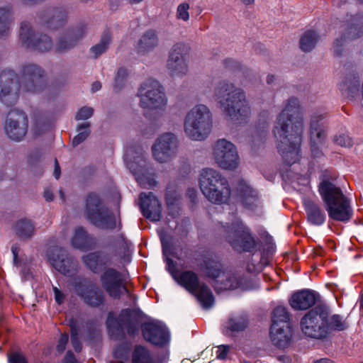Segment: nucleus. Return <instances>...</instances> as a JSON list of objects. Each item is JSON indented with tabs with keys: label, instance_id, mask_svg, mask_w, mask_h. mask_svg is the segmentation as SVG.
Listing matches in <instances>:
<instances>
[{
	"label": "nucleus",
	"instance_id": "obj_1",
	"mask_svg": "<svg viewBox=\"0 0 363 363\" xmlns=\"http://www.w3.org/2000/svg\"><path fill=\"white\" fill-rule=\"evenodd\" d=\"M303 118L297 98L291 97L277 116L273 134L278 140L277 148L286 164L291 165L301 157V143L303 133Z\"/></svg>",
	"mask_w": 363,
	"mask_h": 363
},
{
	"label": "nucleus",
	"instance_id": "obj_2",
	"mask_svg": "<svg viewBox=\"0 0 363 363\" xmlns=\"http://www.w3.org/2000/svg\"><path fill=\"white\" fill-rule=\"evenodd\" d=\"M21 79L12 69H4L0 74V101L9 106L15 104L19 92L39 94L46 86L44 70L35 64H26L20 69Z\"/></svg>",
	"mask_w": 363,
	"mask_h": 363
},
{
	"label": "nucleus",
	"instance_id": "obj_3",
	"mask_svg": "<svg viewBox=\"0 0 363 363\" xmlns=\"http://www.w3.org/2000/svg\"><path fill=\"white\" fill-rule=\"evenodd\" d=\"M117 257L116 250L96 251L82 257L85 266L92 272L100 275V283L103 290L112 298L120 299L124 294L134 303L136 296L131 294L127 288L122 273L115 268L108 267L115 264Z\"/></svg>",
	"mask_w": 363,
	"mask_h": 363
},
{
	"label": "nucleus",
	"instance_id": "obj_4",
	"mask_svg": "<svg viewBox=\"0 0 363 363\" xmlns=\"http://www.w3.org/2000/svg\"><path fill=\"white\" fill-rule=\"evenodd\" d=\"M214 98L225 116L236 123H245L252 113L245 91L233 84L219 82L214 91Z\"/></svg>",
	"mask_w": 363,
	"mask_h": 363
},
{
	"label": "nucleus",
	"instance_id": "obj_5",
	"mask_svg": "<svg viewBox=\"0 0 363 363\" xmlns=\"http://www.w3.org/2000/svg\"><path fill=\"white\" fill-rule=\"evenodd\" d=\"M318 191L330 218L340 222H347L351 219L353 211L350 200L339 186L325 178L320 183Z\"/></svg>",
	"mask_w": 363,
	"mask_h": 363
},
{
	"label": "nucleus",
	"instance_id": "obj_6",
	"mask_svg": "<svg viewBox=\"0 0 363 363\" xmlns=\"http://www.w3.org/2000/svg\"><path fill=\"white\" fill-rule=\"evenodd\" d=\"M213 128V114L205 104L193 106L186 113L184 121L186 135L194 141L205 140Z\"/></svg>",
	"mask_w": 363,
	"mask_h": 363
},
{
	"label": "nucleus",
	"instance_id": "obj_7",
	"mask_svg": "<svg viewBox=\"0 0 363 363\" xmlns=\"http://www.w3.org/2000/svg\"><path fill=\"white\" fill-rule=\"evenodd\" d=\"M223 238L238 252L254 253L257 251V240L251 230L241 220L236 219L230 225H223Z\"/></svg>",
	"mask_w": 363,
	"mask_h": 363
},
{
	"label": "nucleus",
	"instance_id": "obj_8",
	"mask_svg": "<svg viewBox=\"0 0 363 363\" xmlns=\"http://www.w3.org/2000/svg\"><path fill=\"white\" fill-rule=\"evenodd\" d=\"M85 216L99 228L113 230L117 228V220L113 213L102 203L96 194L91 193L86 198Z\"/></svg>",
	"mask_w": 363,
	"mask_h": 363
},
{
	"label": "nucleus",
	"instance_id": "obj_9",
	"mask_svg": "<svg viewBox=\"0 0 363 363\" xmlns=\"http://www.w3.org/2000/svg\"><path fill=\"white\" fill-rule=\"evenodd\" d=\"M175 281L193 294L203 308L208 309L213 305L214 296L211 290L206 284L199 281L194 271L181 272Z\"/></svg>",
	"mask_w": 363,
	"mask_h": 363
},
{
	"label": "nucleus",
	"instance_id": "obj_10",
	"mask_svg": "<svg viewBox=\"0 0 363 363\" xmlns=\"http://www.w3.org/2000/svg\"><path fill=\"white\" fill-rule=\"evenodd\" d=\"M140 106L143 109L164 111L167 103L165 94L159 82L149 79L143 82L138 91Z\"/></svg>",
	"mask_w": 363,
	"mask_h": 363
},
{
	"label": "nucleus",
	"instance_id": "obj_11",
	"mask_svg": "<svg viewBox=\"0 0 363 363\" xmlns=\"http://www.w3.org/2000/svg\"><path fill=\"white\" fill-rule=\"evenodd\" d=\"M72 286L74 293L86 305L93 308H100L105 305L106 299L104 292L90 279L74 278Z\"/></svg>",
	"mask_w": 363,
	"mask_h": 363
},
{
	"label": "nucleus",
	"instance_id": "obj_12",
	"mask_svg": "<svg viewBox=\"0 0 363 363\" xmlns=\"http://www.w3.org/2000/svg\"><path fill=\"white\" fill-rule=\"evenodd\" d=\"M327 113L323 111H316L311 116V147L312 154L315 157L321 155V148L327 136Z\"/></svg>",
	"mask_w": 363,
	"mask_h": 363
},
{
	"label": "nucleus",
	"instance_id": "obj_13",
	"mask_svg": "<svg viewBox=\"0 0 363 363\" xmlns=\"http://www.w3.org/2000/svg\"><path fill=\"white\" fill-rule=\"evenodd\" d=\"M189 52V46L184 43H177L172 45L167 61V68L171 75L183 77L187 74Z\"/></svg>",
	"mask_w": 363,
	"mask_h": 363
},
{
	"label": "nucleus",
	"instance_id": "obj_14",
	"mask_svg": "<svg viewBox=\"0 0 363 363\" xmlns=\"http://www.w3.org/2000/svg\"><path fill=\"white\" fill-rule=\"evenodd\" d=\"M213 155L222 169L233 170L239 165V156L234 144L225 139H219L213 145Z\"/></svg>",
	"mask_w": 363,
	"mask_h": 363
},
{
	"label": "nucleus",
	"instance_id": "obj_15",
	"mask_svg": "<svg viewBox=\"0 0 363 363\" xmlns=\"http://www.w3.org/2000/svg\"><path fill=\"white\" fill-rule=\"evenodd\" d=\"M19 40L22 46L40 52L49 51L54 47L49 36L36 34L28 21H23L21 23Z\"/></svg>",
	"mask_w": 363,
	"mask_h": 363
},
{
	"label": "nucleus",
	"instance_id": "obj_16",
	"mask_svg": "<svg viewBox=\"0 0 363 363\" xmlns=\"http://www.w3.org/2000/svg\"><path fill=\"white\" fill-rule=\"evenodd\" d=\"M47 257L50 264L64 275L72 277L78 271V262L67 251L59 246L48 249Z\"/></svg>",
	"mask_w": 363,
	"mask_h": 363
},
{
	"label": "nucleus",
	"instance_id": "obj_17",
	"mask_svg": "<svg viewBox=\"0 0 363 363\" xmlns=\"http://www.w3.org/2000/svg\"><path fill=\"white\" fill-rule=\"evenodd\" d=\"M179 142L175 135L165 133L160 135L152 147L154 159L160 162H168L174 159L178 152Z\"/></svg>",
	"mask_w": 363,
	"mask_h": 363
},
{
	"label": "nucleus",
	"instance_id": "obj_18",
	"mask_svg": "<svg viewBox=\"0 0 363 363\" xmlns=\"http://www.w3.org/2000/svg\"><path fill=\"white\" fill-rule=\"evenodd\" d=\"M141 331L147 342L160 346V354H169L167 345L170 342L171 336L169 330L165 325L149 321L141 325Z\"/></svg>",
	"mask_w": 363,
	"mask_h": 363
},
{
	"label": "nucleus",
	"instance_id": "obj_19",
	"mask_svg": "<svg viewBox=\"0 0 363 363\" xmlns=\"http://www.w3.org/2000/svg\"><path fill=\"white\" fill-rule=\"evenodd\" d=\"M28 117L25 112L19 110L11 111L5 123V132L12 140L20 141L28 131Z\"/></svg>",
	"mask_w": 363,
	"mask_h": 363
},
{
	"label": "nucleus",
	"instance_id": "obj_20",
	"mask_svg": "<svg viewBox=\"0 0 363 363\" xmlns=\"http://www.w3.org/2000/svg\"><path fill=\"white\" fill-rule=\"evenodd\" d=\"M294 328L290 319H273L269 328L272 343L280 349L287 347L293 337Z\"/></svg>",
	"mask_w": 363,
	"mask_h": 363
},
{
	"label": "nucleus",
	"instance_id": "obj_21",
	"mask_svg": "<svg viewBox=\"0 0 363 363\" xmlns=\"http://www.w3.org/2000/svg\"><path fill=\"white\" fill-rule=\"evenodd\" d=\"M86 33V26L84 23H79L75 27L67 30L61 33L53 47L57 53H64L74 48Z\"/></svg>",
	"mask_w": 363,
	"mask_h": 363
},
{
	"label": "nucleus",
	"instance_id": "obj_22",
	"mask_svg": "<svg viewBox=\"0 0 363 363\" xmlns=\"http://www.w3.org/2000/svg\"><path fill=\"white\" fill-rule=\"evenodd\" d=\"M320 298V294L312 289L294 291L289 298V306L294 311H306L313 306Z\"/></svg>",
	"mask_w": 363,
	"mask_h": 363
},
{
	"label": "nucleus",
	"instance_id": "obj_23",
	"mask_svg": "<svg viewBox=\"0 0 363 363\" xmlns=\"http://www.w3.org/2000/svg\"><path fill=\"white\" fill-rule=\"evenodd\" d=\"M236 191L240 201L246 208L253 211L261 206L257 191L252 188L247 181L239 180Z\"/></svg>",
	"mask_w": 363,
	"mask_h": 363
},
{
	"label": "nucleus",
	"instance_id": "obj_24",
	"mask_svg": "<svg viewBox=\"0 0 363 363\" xmlns=\"http://www.w3.org/2000/svg\"><path fill=\"white\" fill-rule=\"evenodd\" d=\"M228 181L218 170L213 168L203 169L199 175V186L202 193L206 192L210 189H217L223 187V185L227 186Z\"/></svg>",
	"mask_w": 363,
	"mask_h": 363
},
{
	"label": "nucleus",
	"instance_id": "obj_25",
	"mask_svg": "<svg viewBox=\"0 0 363 363\" xmlns=\"http://www.w3.org/2000/svg\"><path fill=\"white\" fill-rule=\"evenodd\" d=\"M302 332L311 338L323 339L329 331L328 319H301Z\"/></svg>",
	"mask_w": 363,
	"mask_h": 363
},
{
	"label": "nucleus",
	"instance_id": "obj_26",
	"mask_svg": "<svg viewBox=\"0 0 363 363\" xmlns=\"http://www.w3.org/2000/svg\"><path fill=\"white\" fill-rule=\"evenodd\" d=\"M140 208L143 216L152 220L158 221L161 218V203L152 192H143L140 194Z\"/></svg>",
	"mask_w": 363,
	"mask_h": 363
},
{
	"label": "nucleus",
	"instance_id": "obj_27",
	"mask_svg": "<svg viewBox=\"0 0 363 363\" xmlns=\"http://www.w3.org/2000/svg\"><path fill=\"white\" fill-rule=\"evenodd\" d=\"M106 326L111 336H118L126 332L134 335L139 331L138 319H106Z\"/></svg>",
	"mask_w": 363,
	"mask_h": 363
},
{
	"label": "nucleus",
	"instance_id": "obj_28",
	"mask_svg": "<svg viewBox=\"0 0 363 363\" xmlns=\"http://www.w3.org/2000/svg\"><path fill=\"white\" fill-rule=\"evenodd\" d=\"M71 244L74 248L88 251L94 247L95 240L83 227H77L74 230Z\"/></svg>",
	"mask_w": 363,
	"mask_h": 363
},
{
	"label": "nucleus",
	"instance_id": "obj_29",
	"mask_svg": "<svg viewBox=\"0 0 363 363\" xmlns=\"http://www.w3.org/2000/svg\"><path fill=\"white\" fill-rule=\"evenodd\" d=\"M304 208L307 216V220L313 225H322L325 220L326 215L321 206L311 200L304 201Z\"/></svg>",
	"mask_w": 363,
	"mask_h": 363
},
{
	"label": "nucleus",
	"instance_id": "obj_30",
	"mask_svg": "<svg viewBox=\"0 0 363 363\" xmlns=\"http://www.w3.org/2000/svg\"><path fill=\"white\" fill-rule=\"evenodd\" d=\"M42 21L50 29H57L64 26L67 20V13L61 8L47 11L41 17Z\"/></svg>",
	"mask_w": 363,
	"mask_h": 363
},
{
	"label": "nucleus",
	"instance_id": "obj_31",
	"mask_svg": "<svg viewBox=\"0 0 363 363\" xmlns=\"http://www.w3.org/2000/svg\"><path fill=\"white\" fill-rule=\"evenodd\" d=\"M360 77L352 74L347 76L340 84L339 89L342 94L346 97L354 99L359 94Z\"/></svg>",
	"mask_w": 363,
	"mask_h": 363
},
{
	"label": "nucleus",
	"instance_id": "obj_32",
	"mask_svg": "<svg viewBox=\"0 0 363 363\" xmlns=\"http://www.w3.org/2000/svg\"><path fill=\"white\" fill-rule=\"evenodd\" d=\"M202 194L212 203L222 204L229 201L231 195V189L228 182L227 183V186L223 185L222 189H210V190H206V192Z\"/></svg>",
	"mask_w": 363,
	"mask_h": 363
},
{
	"label": "nucleus",
	"instance_id": "obj_33",
	"mask_svg": "<svg viewBox=\"0 0 363 363\" xmlns=\"http://www.w3.org/2000/svg\"><path fill=\"white\" fill-rule=\"evenodd\" d=\"M132 150L127 151L125 155V162L127 167L138 179L140 174L143 173L145 160L142 152H140V155L134 157V160H132Z\"/></svg>",
	"mask_w": 363,
	"mask_h": 363
},
{
	"label": "nucleus",
	"instance_id": "obj_34",
	"mask_svg": "<svg viewBox=\"0 0 363 363\" xmlns=\"http://www.w3.org/2000/svg\"><path fill=\"white\" fill-rule=\"evenodd\" d=\"M240 284V278L232 272H223L216 280L215 288L218 290H230L238 288Z\"/></svg>",
	"mask_w": 363,
	"mask_h": 363
},
{
	"label": "nucleus",
	"instance_id": "obj_35",
	"mask_svg": "<svg viewBox=\"0 0 363 363\" xmlns=\"http://www.w3.org/2000/svg\"><path fill=\"white\" fill-rule=\"evenodd\" d=\"M248 326L247 319H228L223 324V333L228 336H236Z\"/></svg>",
	"mask_w": 363,
	"mask_h": 363
},
{
	"label": "nucleus",
	"instance_id": "obj_36",
	"mask_svg": "<svg viewBox=\"0 0 363 363\" xmlns=\"http://www.w3.org/2000/svg\"><path fill=\"white\" fill-rule=\"evenodd\" d=\"M13 13L9 6L0 8V38H4L9 36L11 31V26L13 23Z\"/></svg>",
	"mask_w": 363,
	"mask_h": 363
},
{
	"label": "nucleus",
	"instance_id": "obj_37",
	"mask_svg": "<svg viewBox=\"0 0 363 363\" xmlns=\"http://www.w3.org/2000/svg\"><path fill=\"white\" fill-rule=\"evenodd\" d=\"M314 306H315L308 314L305 315L303 318H329L330 316H331V318H340L338 315H332L330 308L325 302L321 301L320 298Z\"/></svg>",
	"mask_w": 363,
	"mask_h": 363
},
{
	"label": "nucleus",
	"instance_id": "obj_38",
	"mask_svg": "<svg viewBox=\"0 0 363 363\" xmlns=\"http://www.w3.org/2000/svg\"><path fill=\"white\" fill-rule=\"evenodd\" d=\"M158 44L157 33L153 30L145 32L138 42L140 52H148L154 49Z\"/></svg>",
	"mask_w": 363,
	"mask_h": 363
},
{
	"label": "nucleus",
	"instance_id": "obj_39",
	"mask_svg": "<svg viewBox=\"0 0 363 363\" xmlns=\"http://www.w3.org/2000/svg\"><path fill=\"white\" fill-rule=\"evenodd\" d=\"M132 363H156L152 354L146 347L142 345H136L132 352Z\"/></svg>",
	"mask_w": 363,
	"mask_h": 363
},
{
	"label": "nucleus",
	"instance_id": "obj_40",
	"mask_svg": "<svg viewBox=\"0 0 363 363\" xmlns=\"http://www.w3.org/2000/svg\"><path fill=\"white\" fill-rule=\"evenodd\" d=\"M34 230L33 223L26 218L20 219L14 226L16 234L22 239L30 238L33 235Z\"/></svg>",
	"mask_w": 363,
	"mask_h": 363
},
{
	"label": "nucleus",
	"instance_id": "obj_41",
	"mask_svg": "<svg viewBox=\"0 0 363 363\" xmlns=\"http://www.w3.org/2000/svg\"><path fill=\"white\" fill-rule=\"evenodd\" d=\"M201 269L208 277L216 279V280L218 279L223 273L221 272L220 263L210 258H207L204 260Z\"/></svg>",
	"mask_w": 363,
	"mask_h": 363
},
{
	"label": "nucleus",
	"instance_id": "obj_42",
	"mask_svg": "<svg viewBox=\"0 0 363 363\" xmlns=\"http://www.w3.org/2000/svg\"><path fill=\"white\" fill-rule=\"evenodd\" d=\"M318 40V35L314 30L306 31L300 39V48L305 52H311L315 46Z\"/></svg>",
	"mask_w": 363,
	"mask_h": 363
},
{
	"label": "nucleus",
	"instance_id": "obj_43",
	"mask_svg": "<svg viewBox=\"0 0 363 363\" xmlns=\"http://www.w3.org/2000/svg\"><path fill=\"white\" fill-rule=\"evenodd\" d=\"M111 42V37L109 31H104L101 35L100 41L96 45L91 48L90 51L94 57H98L102 53L105 52Z\"/></svg>",
	"mask_w": 363,
	"mask_h": 363
},
{
	"label": "nucleus",
	"instance_id": "obj_44",
	"mask_svg": "<svg viewBox=\"0 0 363 363\" xmlns=\"http://www.w3.org/2000/svg\"><path fill=\"white\" fill-rule=\"evenodd\" d=\"M90 123L89 122L83 123L77 126L79 133L73 138L72 145L77 146L84 141L90 134Z\"/></svg>",
	"mask_w": 363,
	"mask_h": 363
},
{
	"label": "nucleus",
	"instance_id": "obj_45",
	"mask_svg": "<svg viewBox=\"0 0 363 363\" xmlns=\"http://www.w3.org/2000/svg\"><path fill=\"white\" fill-rule=\"evenodd\" d=\"M128 73L124 67H120L118 69L114 79L113 89L116 91H120L125 84Z\"/></svg>",
	"mask_w": 363,
	"mask_h": 363
},
{
	"label": "nucleus",
	"instance_id": "obj_46",
	"mask_svg": "<svg viewBox=\"0 0 363 363\" xmlns=\"http://www.w3.org/2000/svg\"><path fill=\"white\" fill-rule=\"evenodd\" d=\"M119 318H145L143 312L136 306L121 311Z\"/></svg>",
	"mask_w": 363,
	"mask_h": 363
},
{
	"label": "nucleus",
	"instance_id": "obj_47",
	"mask_svg": "<svg viewBox=\"0 0 363 363\" xmlns=\"http://www.w3.org/2000/svg\"><path fill=\"white\" fill-rule=\"evenodd\" d=\"M77 319H70L69 325L71 327V342L74 350L79 352L81 351L82 345L79 340L77 330L74 328Z\"/></svg>",
	"mask_w": 363,
	"mask_h": 363
},
{
	"label": "nucleus",
	"instance_id": "obj_48",
	"mask_svg": "<svg viewBox=\"0 0 363 363\" xmlns=\"http://www.w3.org/2000/svg\"><path fill=\"white\" fill-rule=\"evenodd\" d=\"M189 4L186 2L180 4L177 9V18L184 21H187L189 19Z\"/></svg>",
	"mask_w": 363,
	"mask_h": 363
},
{
	"label": "nucleus",
	"instance_id": "obj_49",
	"mask_svg": "<svg viewBox=\"0 0 363 363\" xmlns=\"http://www.w3.org/2000/svg\"><path fill=\"white\" fill-rule=\"evenodd\" d=\"M94 108L89 106L81 108L76 114L75 118L77 121L86 120L92 116Z\"/></svg>",
	"mask_w": 363,
	"mask_h": 363
},
{
	"label": "nucleus",
	"instance_id": "obj_50",
	"mask_svg": "<svg viewBox=\"0 0 363 363\" xmlns=\"http://www.w3.org/2000/svg\"><path fill=\"white\" fill-rule=\"evenodd\" d=\"M329 329L341 331L345 330L347 325L345 319H328Z\"/></svg>",
	"mask_w": 363,
	"mask_h": 363
},
{
	"label": "nucleus",
	"instance_id": "obj_51",
	"mask_svg": "<svg viewBox=\"0 0 363 363\" xmlns=\"http://www.w3.org/2000/svg\"><path fill=\"white\" fill-rule=\"evenodd\" d=\"M288 308L281 304L277 305L272 311V318H289Z\"/></svg>",
	"mask_w": 363,
	"mask_h": 363
},
{
	"label": "nucleus",
	"instance_id": "obj_52",
	"mask_svg": "<svg viewBox=\"0 0 363 363\" xmlns=\"http://www.w3.org/2000/svg\"><path fill=\"white\" fill-rule=\"evenodd\" d=\"M167 269L172 275V278L176 280L179 276L180 272L178 271L177 264L170 258L166 257Z\"/></svg>",
	"mask_w": 363,
	"mask_h": 363
},
{
	"label": "nucleus",
	"instance_id": "obj_53",
	"mask_svg": "<svg viewBox=\"0 0 363 363\" xmlns=\"http://www.w3.org/2000/svg\"><path fill=\"white\" fill-rule=\"evenodd\" d=\"M216 348V358L218 359L224 360L227 358L228 354L231 349V346L228 345H220L217 346Z\"/></svg>",
	"mask_w": 363,
	"mask_h": 363
},
{
	"label": "nucleus",
	"instance_id": "obj_54",
	"mask_svg": "<svg viewBox=\"0 0 363 363\" xmlns=\"http://www.w3.org/2000/svg\"><path fill=\"white\" fill-rule=\"evenodd\" d=\"M334 142L342 147H350L352 145V140L347 135L340 134L334 138Z\"/></svg>",
	"mask_w": 363,
	"mask_h": 363
},
{
	"label": "nucleus",
	"instance_id": "obj_55",
	"mask_svg": "<svg viewBox=\"0 0 363 363\" xmlns=\"http://www.w3.org/2000/svg\"><path fill=\"white\" fill-rule=\"evenodd\" d=\"M9 363H28L26 357L21 352H15L8 357Z\"/></svg>",
	"mask_w": 363,
	"mask_h": 363
},
{
	"label": "nucleus",
	"instance_id": "obj_56",
	"mask_svg": "<svg viewBox=\"0 0 363 363\" xmlns=\"http://www.w3.org/2000/svg\"><path fill=\"white\" fill-rule=\"evenodd\" d=\"M363 34V26H352L349 29L347 38L350 39H355Z\"/></svg>",
	"mask_w": 363,
	"mask_h": 363
},
{
	"label": "nucleus",
	"instance_id": "obj_57",
	"mask_svg": "<svg viewBox=\"0 0 363 363\" xmlns=\"http://www.w3.org/2000/svg\"><path fill=\"white\" fill-rule=\"evenodd\" d=\"M68 340L69 337L67 334L65 333L61 335L56 347L57 351L58 352L62 353L65 351L66 345L68 342Z\"/></svg>",
	"mask_w": 363,
	"mask_h": 363
},
{
	"label": "nucleus",
	"instance_id": "obj_58",
	"mask_svg": "<svg viewBox=\"0 0 363 363\" xmlns=\"http://www.w3.org/2000/svg\"><path fill=\"white\" fill-rule=\"evenodd\" d=\"M52 289L55 294V300L59 304L61 305L64 303L65 299V295L57 287L52 286Z\"/></svg>",
	"mask_w": 363,
	"mask_h": 363
},
{
	"label": "nucleus",
	"instance_id": "obj_59",
	"mask_svg": "<svg viewBox=\"0 0 363 363\" xmlns=\"http://www.w3.org/2000/svg\"><path fill=\"white\" fill-rule=\"evenodd\" d=\"M62 363H80L76 358L74 353L69 350L67 352L65 357L62 359Z\"/></svg>",
	"mask_w": 363,
	"mask_h": 363
},
{
	"label": "nucleus",
	"instance_id": "obj_60",
	"mask_svg": "<svg viewBox=\"0 0 363 363\" xmlns=\"http://www.w3.org/2000/svg\"><path fill=\"white\" fill-rule=\"evenodd\" d=\"M343 39H337L333 45V52L336 56H340L342 53V49L340 48L342 45Z\"/></svg>",
	"mask_w": 363,
	"mask_h": 363
},
{
	"label": "nucleus",
	"instance_id": "obj_61",
	"mask_svg": "<svg viewBox=\"0 0 363 363\" xmlns=\"http://www.w3.org/2000/svg\"><path fill=\"white\" fill-rule=\"evenodd\" d=\"M20 251V247L18 245H13L11 247V252L13 255V262L17 266L18 264V255Z\"/></svg>",
	"mask_w": 363,
	"mask_h": 363
},
{
	"label": "nucleus",
	"instance_id": "obj_62",
	"mask_svg": "<svg viewBox=\"0 0 363 363\" xmlns=\"http://www.w3.org/2000/svg\"><path fill=\"white\" fill-rule=\"evenodd\" d=\"M162 245V251L164 256L169 253V246L167 242L165 241L164 238H161Z\"/></svg>",
	"mask_w": 363,
	"mask_h": 363
},
{
	"label": "nucleus",
	"instance_id": "obj_63",
	"mask_svg": "<svg viewBox=\"0 0 363 363\" xmlns=\"http://www.w3.org/2000/svg\"><path fill=\"white\" fill-rule=\"evenodd\" d=\"M54 176L57 179H58L60 176V167L57 159L55 160Z\"/></svg>",
	"mask_w": 363,
	"mask_h": 363
},
{
	"label": "nucleus",
	"instance_id": "obj_64",
	"mask_svg": "<svg viewBox=\"0 0 363 363\" xmlns=\"http://www.w3.org/2000/svg\"><path fill=\"white\" fill-rule=\"evenodd\" d=\"M44 197L46 201H50L53 199L52 193L50 190H45L44 192Z\"/></svg>",
	"mask_w": 363,
	"mask_h": 363
}]
</instances>
